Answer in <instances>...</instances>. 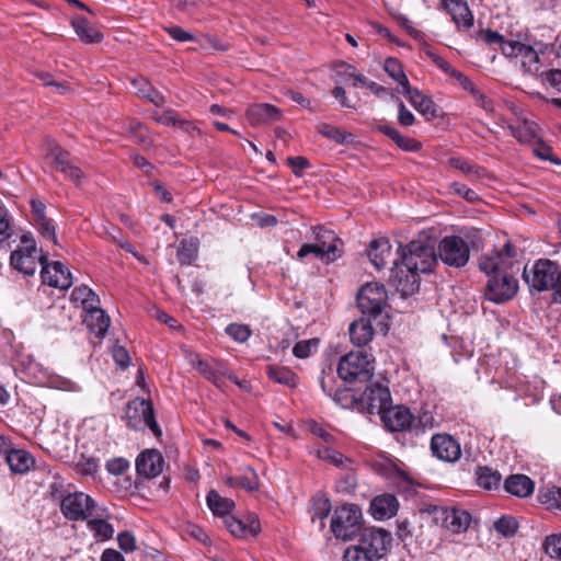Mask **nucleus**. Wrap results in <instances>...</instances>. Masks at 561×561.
Listing matches in <instances>:
<instances>
[{"label":"nucleus","mask_w":561,"mask_h":561,"mask_svg":"<svg viewBox=\"0 0 561 561\" xmlns=\"http://www.w3.org/2000/svg\"><path fill=\"white\" fill-rule=\"evenodd\" d=\"M560 264L550 259H538L533 264H526L523 279L530 294L551 290L553 293Z\"/></svg>","instance_id":"1"},{"label":"nucleus","mask_w":561,"mask_h":561,"mask_svg":"<svg viewBox=\"0 0 561 561\" xmlns=\"http://www.w3.org/2000/svg\"><path fill=\"white\" fill-rule=\"evenodd\" d=\"M548 44L526 38L525 42L510 41L502 47V53L510 58H522V66L530 75H540L539 55L548 49Z\"/></svg>","instance_id":"2"},{"label":"nucleus","mask_w":561,"mask_h":561,"mask_svg":"<svg viewBox=\"0 0 561 561\" xmlns=\"http://www.w3.org/2000/svg\"><path fill=\"white\" fill-rule=\"evenodd\" d=\"M374 359L363 351L350 352L341 357L337 375L347 382L368 381L374 374Z\"/></svg>","instance_id":"3"},{"label":"nucleus","mask_w":561,"mask_h":561,"mask_svg":"<svg viewBox=\"0 0 561 561\" xmlns=\"http://www.w3.org/2000/svg\"><path fill=\"white\" fill-rule=\"evenodd\" d=\"M400 264L408 270L422 274L432 272L437 262V255L433 245L423 241H411L404 248L399 247Z\"/></svg>","instance_id":"4"},{"label":"nucleus","mask_w":561,"mask_h":561,"mask_svg":"<svg viewBox=\"0 0 561 561\" xmlns=\"http://www.w3.org/2000/svg\"><path fill=\"white\" fill-rule=\"evenodd\" d=\"M123 419L126 425L135 431L150 428L156 437L162 435V431L154 419L152 404L140 398L129 401L124 409Z\"/></svg>","instance_id":"5"},{"label":"nucleus","mask_w":561,"mask_h":561,"mask_svg":"<svg viewBox=\"0 0 561 561\" xmlns=\"http://www.w3.org/2000/svg\"><path fill=\"white\" fill-rule=\"evenodd\" d=\"M362 530V511L357 505L344 504L335 508L331 531L337 539L351 540Z\"/></svg>","instance_id":"6"},{"label":"nucleus","mask_w":561,"mask_h":561,"mask_svg":"<svg viewBox=\"0 0 561 561\" xmlns=\"http://www.w3.org/2000/svg\"><path fill=\"white\" fill-rule=\"evenodd\" d=\"M44 160L47 165L61 172L76 185H81L85 180L84 172L72 162L70 153L54 140H47V151Z\"/></svg>","instance_id":"7"},{"label":"nucleus","mask_w":561,"mask_h":561,"mask_svg":"<svg viewBox=\"0 0 561 561\" xmlns=\"http://www.w3.org/2000/svg\"><path fill=\"white\" fill-rule=\"evenodd\" d=\"M392 542V536L382 528L368 527L359 531V538L354 546L374 560L382 559Z\"/></svg>","instance_id":"8"},{"label":"nucleus","mask_w":561,"mask_h":561,"mask_svg":"<svg viewBox=\"0 0 561 561\" xmlns=\"http://www.w3.org/2000/svg\"><path fill=\"white\" fill-rule=\"evenodd\" d=\"M43 254L37 253L36 243L28 234L21 237V244L11 253L10 263L12 267L25 275L35 274Z\"/></svg>","instance_id":"9"},{"label":"nucleus","mask_w":561,"mask_h":561,"mask_svg":"<svg viewBox=\"0 0 561 561\" xmlns=\"http://www.w3.org/2000/svg\"><path fill=\"white\" fill-rule=\"evenodd\" d=\"M357 306L364 314L377 317L387 304V291L379 283L365 284L357 295Z\"/></svg>","instance_id":"10"},{"label":"nucleus","mask_w":561,"mask_h":561,"mask_svg":"<svg viewBox=\"0 0 561 561\" xmlns=\"http://www.w3.org/2000/svg\"><path fill=\"white\" fill-rule=\"evenodd\" d=\"M438 257L446 265L460 268L468 263L470 250L462 238L458 236L445 237L438 245Z\"/></svg>","instance_id":"11"},{"label":"nucleus","mask_w":561,"mask_h":561,"mask_svg":"<svg viewBox=\"0 0 561 561\" xmlns=\"http://www.w3.org/2000/svg\"><path fill=\"white\" fill-rule=\"evenodd\" d=\"M518 290V282L505 271L489 277L485 287V297L495 304L511 300Z\"/></svg>","instance_id":"12"},{"label":"nucleus","mask_w":561,"mask_h":561,"mask_svg":"<svg viewBox=\"0 0 561 561\" xmlns=\"http://www.w3.org/2000/svg\"><path fill=\"white\" fill-rule=\"evenodd\" d=\"M434 522L451 534L465 531L471 522L470 514L460 508L435 506L432 511Z\"/></svg>","instance_id":"13"},{"label":"nucleus","mask_w":561,"mask_h":561,"mask_svg":"<svg viewBox=\"0 0 561 561\" xmlns=\"http://www.w3.org/2000/svg\"><path fill=\"white\" fill-rule=\"evenodd\" d=\"M393 266L390 270L389 282L400 293L401 297H410L419 290L420 287V272L408 270L404 265L400 264L397 259L393 261Z\"/></svg>","instance_id":"14"},{"label":"nucleus","mask_w":561,"mask_h":561,"mask_svg":"<svg viewBox=\"0 0 561 561\" xmlns=\"http://www.w3.org/2000/svg\"><path fill=\"white\" fill-rule=\"evenodd\" d=\"M94 501L85 493L68 494L61 501V512L69 520L88 519L92 515Z\"/></svg>","instance_id":"15"},{"label":"nucleus","mask_w":561,"mask_h":561,"mask_svg":"<svg viewBox=\"0 0 561 561\" xmlns=\"http://www.w3.org/2000/svg\"><path fill=\"white\" fill-rule=\"evenodd\" d=\"M43 283L59 289H68L72 285L69 270L60 262L48 263L46 256L41 257Z\"/></svg>","instance_id":"16"},{"label":"nucleus","mask_w":561,"mask_h":561,"mask_svg":"<svg viewBox=\"0 0 561 561\" xmlns=\"http://www.w3.org/2000/svg\"><path fill=\"white\" fill-rule=\"evenodd\" d=\"M381 421L391 432L412 431L415 425V416L404 405L388 407L381 414Z\"/></svg>","instance_id":"17"},{"label":"nucleus","mask_w":561,"mask_h":561,"mask_svg":"<svg viewBox=\"0 0 561 561\" xmlns=\"http://www.w3.org/2000/svg\"><path fill=\"white\" fill-rule=\"evenodd\" d=\"M363 401L370 414H381L391 402L389 388L379 382L370 383L363 393Z\"/></svg>","instance_id":"18"},{"label":"nucleus","mask_w":561,"mask_h":561,"mask_svg":"<svg viewBox=\"0 0 561 561\" xmlns=\"http://www.w3.org/2000/svg\"><path fill=\"white\" fill-rule=\"evenodd\" d=\"M431 449L433 455L444 461L454 462L461 456L459 443L448 434H436L432 437Z\"/></svg>","instance_id":"19"},{"label":"nucleus","mask_w":561,"mask_h":561,"mask_svg":"<svg viewBox=\"0 0 561 561\" xmlns=\"http://www.w3.org/2000/svg\"><path fill=\"white\" fill-rule=\"evenodd\" d=\"M163 457L156 449L142 451L136 459V470L139 476L151 479L162 472Z\"/></svg>","instance_id":"20"},{"label":"nucleus","mask_w":561,"mask_h":561,"mask_svg":"<svg viewBox=\"0 0 561 561\" xmlns=\"http://www.w3.org/2000/svg\"><path fill=\"white\" fill-rule=\"evenodd\" d=\"M282 111L268 103H257L248 107L247 118L252 126L267 125L279 121Z\"/></svg>","instance_id":"21"},{"label":"nucleus","mask_w":561,"mask_h":561,"mask_svg":"<svg viewBox=\"0 0 561 561\" xmlns=\"http://www.w3.org/2000/svg\"><path fill=\"white\" fill-rule=\"evenodd\" d=\"M442 4L458 27L468 30L472 26L473 15L465 0H442Z\"/></svg>","instance_id":"22"},{"label":"nucleus","mask_w":561,"mask_h":561,"mask_svg":"<svg viewBox=\"0 0 561 561\" xmlns=\"http://www.w3.org/2000/svg\"><path fill=\"white\" fill-rule=\"evenodd\" d=\"M368 257L371 264L380 271L392 259V247L386 238L373 240L368 249Z\"/></svg>","instance_id":"23"},{"label":"nucleus","mask_w":561,"mask_h":561,"mask_svg":"<svg viewBox=\"0 0 561 561\" xmlns=\"http://www.w3.org/2000/svg\"><path fill=\"white\" fill-rule=\"evenodd\" d=\"M398 500L392 494L376 496L370 503L371 515L379 520L391 518L398 511Z\"/></svg>","instance_id":"24"},{"label":"nucleus","mask_w":561,"mask_h":561,"mask_svg":"<svg viewBox=\"0 0 561 561\" xmlns=\"http://www.w3.org/2000/svg\"><path fill=\"white\" fill-rule=\"evenodd\" d=\"M84 323L99 337H103L110 328V317L96 305L85 310Z\"/></svg>","instance_id":"25"},{"label":"nucleus","mask_w":561,"mask_h":561,"mask_svg":"<svg viewBox=\"0 0 561 561\" xmlns=\"http://www.w3.org/2000/svg\"><path fill=\"white\" fill-rule=\"evenodd\" d=\"M350 337L354 345L365 346L374 336V329L369 319L359 318L350 324Z\"/></svg>","instance_id":"26"},{"label":"nucleus","mask_w":561,"mask_h":561,"mask_svg":"<svg viewBox=\"0 0 561 561\" xmlns=\"http://www.w3.org/2000/svg\"><path fill=\"white\" fill-rule=\"evenodd\" d=\"M401 92L408 96L410 103L419 113L431 118L437 116V108L435 103L430 98L422 94L417 89H412L409 85L408 89H404Z\"/></svg>","instance_id":"27"},{"label":"nucleus","mask_w":561,"mask_h":561,"mask_svg":"<svg viewBox=\"0 0 561 561\" xmlns=\"http://www.w3.org/2000/svg\"><path fill=\"white\" fill-rule=\"evenodd\" d=\"M504 488L512 495L526 497L533 494L535 483L525 474H513L505 480Z\"/></svg>","instance_id":"28"},{"label":"nucleus","mask_w":561,"mask_h":561,"mask_svg":"<svg viewBox=\"0 0 561 561\" xmlns=\"http://www.w3.org/2000/svg\"><path fill=\"white\" fill-rule=\"evenodd\" d=\"M71 25L79 38L87 44L100 43L103 39V34L83 16H75Z\"/></svg>","instance_id":"29"},{"label":"nucleus","mask_w":561,"mask_h":561,"mask_svg":"<svg viewBox=\"0 0 561 561\" xmlns=\"http://www.w3.org/2000/svg\"><path fill=\"white\" fill-rule=\"evenodd\" d=\"M10 470L15 474H23L34 466L33 457L23 449H13L5 457Z\"/></svg>","instance_id":"30"},{"label":"nucleus","mask_w":561,"mask_h":561,"mask_svg":"<svg viewBox=\"0 0 561 561\" xmlns=\"http://www.w3.org/2000/svg\"><path fill=\"white\" fill-rule=\"evenodd\" d=\"M317 131L321 136L332 140L339 145L348 146V145H353L355 142V136L352 133H348L340 127H336V126H333V125H330L327 123L318 124Z\"/></svg>","instance_id":"31"},{"label":"nucleus","mask_w":561,"mask_h":561,"mask_svg":"<svg viewBox=\"0 0 561 561\" xmlns=\"http://www.w3.org/2000/svg\"><path fill=\"white\" fill-rule=\"evenodd\" d=\"M508 128L512 136L522 144L533 145L539 139L537 125L534 122L524 119L516 125H510Z\"/></svg>","instance_id":"32"},{"label":"nucleus","mask_w":561,"mask_h":561,"mask_svg":"<svg viewBox=\"0 0 561 561\" xmlns=\"http://www.w3.org/2000/svg\"><path fill=\"white\" fill-rule=\"evenodd\" d=\"M206 502L213 514L224 519L226 516H230L234 507V502L231 499L220 496L215 490L208 492Z\"/></svg>","instance_id":"33"},{"label":"nucleus","mask_w":561,"mask_h":561,"mask_svg":"<svg viewBox=\"0 0 561 561\" xmlns=\"http://www.w3.org/2000/svg\"><path fill=\"white\" fill-rule=\"evenodd\" d=\"M266 374L268 378L276 383L284 385L289 388H295L298 385L297 375L288 367L268 365L266 367Z\"/></svg>","instance_id":"34"},{"label":"nucleus","mask_w":561,"mask_h":561,"mask_svg":"<svg viewBox=\"0 0 561 561\" xmlns=\"http://www.w3.org/2000/svg\"><path fill=\"white\" fill-rule=\"evenodd\" d=\"M320 386L322 391L330 398H332L336 403L344 404L350 396L345 389H335V378L332 373L327 374L324 370L322 371L320 378Z\"/></svg>","instance_id":"35"},{"label":"nucleus","mask_w":561,"mask_h":561,"mask_svg":"<svg viewBox=\"0 0 561 561\" xmlns=\"http://www.w3.org/2000/svg\"><path fill=\"white\" fill-rule=\"evenodd\" d=\"M479 268L490 277L506 271L507 265L504 262L502 253L494 252L492 254L482 255L479 260Z\"/></svg>","instance_id":"36"},{"label":"nucleus","mask_w":561,"mask_h":561,"mask_svg":"<svg viewBox=\"0 0 561 561\" xmlns=\"http://www.w3.org/2000/svg\"><path fill=\"white\" fill-rule=\"evenodd\" d=\"M133 85L137 89V93L157 106L165 103V98L156 90L148 80L145 78H137L131 80Z\"/></svg>","instance_id":"37"},{"label":"nucleus","mask_w":561,"mask_h":561,"mask_svg":"<svg viewBox=\"0 0 561 561\" xmlns=\"http://www.w3.org/2000/svg\"><path fill=\"white\" fill-rule=\"evenodd\" d=\"M192 365L195 366L198 371L208 380H210L215 386L221 387L220 379L218 377V374H222L221 365L217 362H206L199 358H195L191 360Z\"/></svg>","instance_id":"38"},{"label":"nucleus","mask_w":561,"mask_h":561,"mask_svg":"<svg viewBox=\"0 0 561 561\" xmlns=\"http://www.w3.org/2000/svg\"><path fill=\"white\" fill-rule=\"evenodd\" d=\"M502 477L496 470L489 467H479L477 470L478 484L485 490H495L501 484Z\"/></svg>","instance_id":"39"},{"label":"nucleus","mask_w":561,"mask_h":561,"mask_svg":"<svg viewBox=\"0 0 561 561\" xmlns=\"http://www.w3.org/2000/svg\"><path fill=\"white\" fill-rule=\"evenodd\" d=\"M71 300L80 302L84 311L99 302L96 295L87 286L76 287L71 293Z\"/></svg>","instance_id":"40"},{"label":"nucleus","mask_w":561,"mask_h":561,"mask_svg":"<svg viewBox=\"0 0 561 561\" xmlns=\"http://www.w3.org/2000/svg\"><path fill=\"white\" fill-rule=\"evenodd\" d=\"M383 69L394 81L398 82L399 85L402 87V90L408 89L410 83L398 59H386Z\"/></svg>","instance_id":"41"},{"label":"nucleus","mask_w":561,"mask_h":561,"mask_svg":"<svg viewBox=\"0 0 561 561\" xmlns=\"http://www.w3.org/2000/svg\"><path fill=\"white\" fill-rule=\"evenodd\" d=\"M87 525L98 540L104 541L113 537L114 528L104 519H89Z\"/></svg>","instance_id":"42"},{"label":"nucleus","mask_w":561,"mask_h":561,"mask_svg":"<svg viewBox=\"0 0 561 561\" xmlns=\"http://www.w3.org/2000/svg\"><path fill=\"white\" fill-rule=\"evenodd\" d=\"M539 500L548 508L561 511V488L550 486L539 491Z\"/></svg>","instance_id":"43"},{"label":"nucleus","mask_w":561,"mask_h":561,"mask_svg":"<svg viewBox=\"0 0 561 561\" xmlns=\"http://www.w3.org/2000/svg\"><path fill=\"white\" fill-rule=\"evenodd\" d=\"M312 454L335 467L343 466L344 461L347 460L341 453L325 446L314 448Z\"/></svg>","instance_id":"44"},{"label":"nucleus","mask_w":561,"mask_h":561,"mask_svg":"<svg viewBox=\"0 0 561 561\" xmlns=\"http://www.w3.org/2000/svg\"><path fill=\"white\" fill-rule=\"evenodd\" d=\"M448 162H449L450 167L461 171L462 173H465L467 175H472V176L479 178L484 173V169L479 168L474 164H471L467 160H463L460 158H450L448 160Z\"/></svg>","instance_id":"45"},{"label":"nucleus","mask_w":561,"mask_h":561,"mask_svg":"<svg viewBox=\"0 0 561 561\" xmlns=\"http://www.w3.org/2000/svg\"><path fill=\"white\" fill-rule=\"evenodd\" d=\"M518 528L517 520L512 516H502L494 523V529L504 537L513 536Z\"/></svg>","instance_id":"46"},{"label":"nucleus","mask_w":561,"mask_h":561,"mask_svg":"<svg viewBox=\"0 0 561 561\" xmlns=\"http://www.w3.org/2000/svg\"><path fill=\"white\" fill-rule=\"evenodd\" d=\"M330 512L331 503L328 499H316L312 506V522L318 518L320 520V526L323 527V520L329 516Z\"/></svg>","instance_id":"47"},{"label":"nucleus","mask_w":561,"mask_h":561,"mask_svg":"<svg viewBox=\"0 0 561 561\" xmlns=\"http://www.w3.org/2000/svg\"><path fill=\"white\" fill-rule=\"evenodd\" d=\"M318 346H319L318 339L299 341L295 344V346L293 348V354L298 358H307L313 352L317 351Z\"/></svg>","instance_id":"48"},{"label":"nucleus","mask_w":561,"mask_h":561,"mask_svg":"<svg viewBox=\"0 0 561 561\" xmlns=\"http://www.w3.org/2000/svg\"><path fill=\"white\" fill-rule=\"evenodd\" d=\"M197 254V247L192 241H182L178 250V260L181 264H191Z\"/></svg>","instance_id":"49"},{"label":"nucleus","mask_w":561,"mask_h":561,"mask_svg":"<svg viewBox=\"0 0 561 561\" xmlns=\"http://www.w3.org/2000/svg\"><path fill=\"white\" fill-rule=\"evenodd\" d=\"M225 331L232 340L239 343H244L251 336V329L247 324L231 323Z\"/></svg>","instance_id":"50"},{"label":"nucleus","mask_w":561,"mask_h":561,"mask_svg":"<svg viewBox=\"0 0 561 561\" xmlns=\"http://www.w3.org/2000/svg\"><path fill=\"white\" fill-rule=\"evenodd\" d=\"M436 425L434 414L430 410H421L419 415L415 417V425L412 431H425L431 430Z\"/></svg>","instance_id":"51"},{"label":"nucleus","mask_w":561,"mask_h":561,"mask_svg":"<svg viewBox=\"0 0 561 561\" xmlns=\"http://www.w3.org/2000/svg\"><path fill=\"white\" fill-rule=\"evenodd\" d=\"M531 146H534V149H533L534 154L536 157H538L539 159H541L543 161L548 160L557 165L561 164V160L553 157L551 148L549 146H547L546 144L541 142L540 138Z\"/></svg>","instance_id":"52"},{"label":"nucleus","mask_w":561,"mask_h":561,"mask_svg":"<svg viewBox=\"0 0 561 561\" xmlns=\"http://www.w3.org/2000/svg\"><path fill=\"white\" fill-rule=\"evenodd\" d=\"M342 244L341 239L336 237L335 241L331 242L325 249L321 248V260L330 263L339 259L342 255Z\"/></svg>","instance_id":"53"},{"label":"nucleus","mask_w":561,"mask_h":561,"mask_svg":"<svg viewBox=\"0 0 561 561\" xmlns=\"http://www.w3.org/2000/svg\"><path fill=\"white\" fill-rule=\"evenodd\" d=\"M543 548L551 558L561 559V534L548 536L543 542Z\"/></svg>","instance_id":"54"},{"label":"nucleus","mask_w":561,"mask_h":561,"mask_svg":"<svg viewBox=\"0 0 561 561\" xmlns=\"http://www.w3.org/2000/svg\"><path fill=\"white\" fill-rule=\"evenodd\" d=\"M238 486L243 488L248 491H256L259 489V478L256 472L252 468L247 469V473L238 478Z\"/></svg>","instance_id":"55"},{"label":"nucleus","mask_w":561,"mask_h":561,"mask_svg":"<svg viewBox=\"0 0 561 561\" xmlns=\"http://www.w3.org/2000/svg\"><path fill=\"white\" fill-rule=\"evenodd\" d=\"M49 383H50V387H53L55 389H59V390H64V391H72V392L80 391V386L77 382H75L73 380L66 378V377H60V376L53 377V378H50Z\"/></svg>","instance_id":"56"},{"label":"nucleus","mask_w":561,"mask_h":561,"mask_svg":"<svg viewBox=\"0 0 561 561\" xmlns=\"http://www.w3.org/2000/svg\"><path fill=\"white\" fill-rule=\"evenodd\" d=\"M224 523L233 536H236V537H245L247 536L245 525L240 519H237L234 516H232V515L226 516V518L224 519Z\"/></svg>","instance_id":"57"},{"label":"nucleus","mask_w":561,"mask_h":561,"mask_svg":"<svg viewBox=\"0 0 561 561\" xmlns=\"http://www.w3.org/2000/svg\"><path fill=\"white\" fill-rule=\"evenodd\" d=\"M35 221H36V227H37L38 231L41 232V234L44 238L56 242V231H55V226L53 225V222L46 217H41L39 219H37Z\"/></svg>","instance_id":"58"},{"label":"nucleus","mask_w":561,"mask_h":561,"mask_svg":"<svg viewBox=\"0 0 561 561\" xmlns=\"http://www.w3.org/2000/svg\"><path fill=\"white\" fill-rule=\"evenodd\" d=\"M12 236L10 217L7 209L0 205V242L5 241Z\"/></svg>","instance_id":"59"},{"label":"nucleus","mask_w":561,"mask_h":561,"mask_svg":"<svg viewBox=\"0 0 561 561\" xmlns=\"http://www.w3.org/2000/svg\"><path fill=\"white\" fill-rule=\"evenodd\" d=\"M117 541H118L119 548L126 553H129V552H133L136 550V538L129 531L119 533L117 536Z\"/></svg>","instance_id":"60"},{"label":"nucleus","mask_w":561,"mask_h":561,"mask_svg":"<svg viewBox=\"0 0 561 561\" xmlns=\"http://www.w3.org/2000/svg\"><path fill=\"white\" fill-rule=\"evenodd\" d=\"M99 469V461L96 458H87L77 463V471L82 476H92Z\"/></svg>","instance_id":"61"},{"label":"nucleus","mask_w":561,"mask_h":561,"mask_svg":"<svg viewBox=\"0 0 561 561\" xmlns=\"http://www.w3.org/2000/svg\"><path fill=\"white\" fill-rule=\"evenodd\" d=\"M316 244L319 248L325 249L331 242L335 241L336 236L333 231L325 230L321 227L316 228Z\"/></svg>","instance_id":"62"},{"label":"nucleus","mask_w":561,"mask_h":561,"mask_svg":"<svg viewBox=\"0 0 561 561\" xmlns=\"http://www.w3.org/2000/svg\"><path fill=\"white\" fill-rule=\"evenodd\" d=\"M344 561H376L354 545L346 548L343 554Z\"/></svg>","instance_id":"63"},{"label":"nucleus","mask_w":561,"mask_h":561,"mask_svg":"<svg viewBox=\"0 0 561 561\" xmlns=\"http://www.w3.org/2000/svg\"><path fill=\"white\" fill-rule=\"evenodd\" d=\"M542 79L548 82L557 91L561 92V70L551 69L549 71L540 72Z\"/></svg>","instance_id":"64"}]
</instances>
